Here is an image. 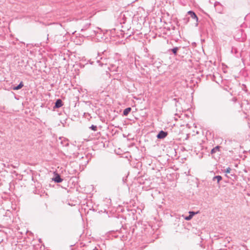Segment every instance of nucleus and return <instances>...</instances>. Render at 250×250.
Segmentation results:
<instances>
[{"label":"nucleus","mask_w":250,"mask_h":250,"mask_svg":"<svg viewBox=\"0 0 250 250\" xmlns=\"http://www.w3.org/2000/svg\"><path fill=\"white\" fill-rule=\"evenodd\" d=\"M121 62L119 60L116 61L114 63L110 64L108 68L110 71L121 72L123 70L122 67L120 66Z\"/></svg>","instance_id":"nucleus-1"},{"label":"nucleus","mask_w":250,"mask_h":250,"mask_svg":"<svg viewBox=\"0 0 250 250\" xmlns=\"http://www.w3.org/2000/svg\"><path fill=\"white\" fill-rule=\"evenodd\" d=\"M99 54H100L99 53L98 55H99ZM98 57H100V60L97 59V62L101 66H102L104 65H107L108 64V63L110 62H108V60L104 57H100V56L99 55Z\"/></svg>","instance_id":"nucleus-2"},{"label":"nucleus","mask_w":250,"mask_h":250,"mask_svg":"<svg viewBox=\"0 0 250 250\" xmlns=\"http://www.w3.org/2000/svg\"><path fill=\"white\" fill-rule=\"evenodd\" d=\"M188 14L190 18L196 21V25L197 26L198 25L197 22L198 19L195 12L192 11H189L188 12Z\"/></svg>","instance_id":"nucleus-3"},{"label":"nucleus","mask_w":250,"mask_h":250,"mask_svg":"<svg viewBox=\"0 0 250 250\" xmlns=\"http://www.w3.org/2000/svg\"><path fill=\"white\" fill-rule=\"evenodd\" d=\"M167 134L168 133L167 132L161 130L157 134V137L158 139H162L166 137Z\"/></svg>","instance_id":"nucleus-4"},{"label":"nucleus","mask_w":250,"mask_h":250,"mask_svg":"<svg viewBox=\"0 0 250 250\" xmlns=\"http://www.w3.org/2000/svg\"><path fill=\"white\" fill-rule=\"evenodd\" d=\"M181 49V47H175L168 50V52H172L174 56L178 55V51Z\"/></svg>","instance_id":"nucleus-5"},{"label":"nucleus","mask_w":250,"mask_h":250,"mask_svg":"<svg viewBox=\"0 0 250 250\" xmlns=\"http://www.w3.org/2000/svg\"><path fill=\"white\" fill-rule=\"evenodd\" d=\"M52 180L57 183H61L63 180L60 175L58 174H55V177L52 179Z\"/></svg>","instance_id":"nucleus-6"},{"label":"nucleus","mask_w":250,"mask_h":250,"mask_svg":"<svg viewBox=\"0 0 250 250\" xmlns=\"http://www.w3.org/2000/svg\"><path fill=\"white\" fill-rule=\"evenodd\" d=\"M63 105L61 99H57L55 103L54 108H58Z\"/></svg>","instance_id":"nucleus-7"},{"label":"nucleus","mask_w":250,"mask_h":250,"mask_svg":"<svg viewBox=\"0 0 250 250\" xmlns=\"http://www.w3.org/2000/svg\"><path fill=\"white\" fill-rule=\"evenodd\" d=\"M23 86V83L22 82H21L17 86H15L13 88L14 90H18L21 89Z\"/></svg>","instance_id":"nucleus-8"},{"label":"nucleus","mask_w":250,"mask_h":250,"mask_svg":"<svg viewBox=\"0 0 250 250\" xmlns=\"http://www.w3.org/2000/svg\"><path fill=\"white\" fill-rule=\"evenodd\" d=\"M131 107H127V108H125L123 111V115L124 116H127L128 115V114L129 113V112L131 111Z\"/></svg>","instance_id":"nucleus-9"},{"label":"nucleus","mask_w":250,"mask_h":250,"mask_svg":"<svg viewBox=\"0 0 250 250\" xmlns=\"http://www.w3.org/2000/svg\"><path fill=\"white\" fill-rule=\"evenodd\" d=\"M222 179V177L220 175H217L213 177L212 178V180L214 181L215 180H217V183L219 184V182Z\"/></svg>","instance_id":"nucleus-10"},{"label":"nucleus","mask_w":250,"mask_h":250,"mask_svg":"<svg viewBox=\"0 0 250 250\" xmlns=\"http://www.w3.org/2000/svg\"><path fill=\"white\" fill-rule=\"evenodd\" d=\"M219 149H220V146H215V147L211 149V154H213V153H215L217 151H219Z\"/></svg>","instance_id":"nucleus-11"},{"label":"nucleus","mask_w":250,"mask_h":250,"mask_svg":"<svg viewBox=\"0 0 250 250\" xmlns=\"http://www.w3.org/2000/svg\"><path fill=\"white\" fill-rule=\"evenodd\" d=\"M90 25V23H87V24H85L83 26V27L81 31H83L86 30L89 27Z\"/></svg>","instance_id":"nucleus-12"},{"label":"nucleus","mask_w":250,"mask_h":250,"mask_svg":"<svg viewBox=\"0 0 250 250\" xmlns=\"http://www.w3.org/2000/svg\"><path fill=\"white\" fill-rule=\"evenodd\" d=\"M90 128L94 131H96L97 130V127L96 125H92L90 127Z\"/></svg>","instance_id":"nucleus-13"},{"label":"nucleus","mask_w":250,"mask_h":250,"mask_svg":"<svg viewBox=\"0 0 250 250\" xmlns=\"http://www.w3.org/2000/svg\"><path fill=\"white\" fill-rule=\"evenodd\" d=\"M231 170V168L230 167H228L226 170H224V172L226 173H230Z\"/></svg>","instance_id":"nucleus-14"},{"label":"nucleus","mask_w":250,"mask_h":250,"mask_svg":"<svg viewBox=\"0 0 250 250\" xmlns=\"http://www.w3.org/2000/svg\"><path fill=\"white\" fill-rule=\"evenodd\" d=\"M192 218L191 217V215H188V216H186L185 218V219L187 220V221H189L190 220H191Z\"/></svg>","instance_id":"nucleus-15"},{"label":"nucleus","mask_w":250,"mask_h":250,"mask_svg":"<svg viewBox=\"0 0 250 250\" xmlns=\"http://www.w3.org/2000/svg\"><path fill=\"white\" fill-rule=\"evenodd\" d=\"M196 213H197V212H195L194 211H189V215H191L192 218Z\"/></svg>","instance_id":"nucleus-16"},{"label":"nucleus","mask_w":250,"mask_h":250,"mask_svg":"<svg viewBox=\"0 0 250 250\" xmlns=\"http://www.w3.org/2000/svg\"><path fill=\"white\" fill-rule=\"evenodd\" d=\"M173 100L175 101V105L177 106V105L176 103L178 102V100L177 99L175 98L173 99Z\"/></svg>","instance_id":"nucleus-17"}]
</instances>
